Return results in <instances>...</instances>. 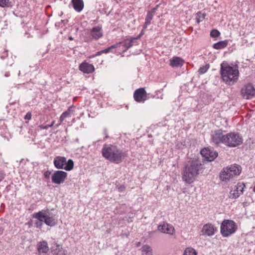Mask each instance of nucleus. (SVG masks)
<instances>
[{
  "mask_svg": "<svg viewBox=\"0 0 255 255\" xmlns=\"http://www.w3.org/2000/svg\"><path fill=\"white\" fill-rule=\"evenodd\" d=\"M119 189H120V190L121 191H122V190H123V188H122V187H121V188H119Z\"/></svg>",
  "mask_w": 255,
  "mask_h": 255,
  "instance_id": "obj_49",
  "label": "nucleus"
},
{
  "mask_svg": "<svg viewBox=\"0 0 255 255\" xmlns=\"http://www.w3.org/2000/svg\"><path fill=\"white\" fill-rule=\"evenodd\" d=\"M33 218H42L44 222L48 226L52 227L57 223L55 216L51 213L49 210H41L33 214Z\"/></svg>",
  "mask_w": 255,
  "mask_h": 255,
  "instance_id": "obj_4",
  "label": "nucleus"
},
{
  "mask_svg": "<svg viewBox=\"0 0 255 255\" xmlns=\"http://www.w3.org/2000/svg\"><path fill=\"white\" fill-rule=\"evenodd\" d=\"M20 71H19V73H18V76H19V75H20Z\"/></svg>",
  "mask_w": 255,
  "mask_h": 255,
  "instance_id": "obj_51",
  "label": "nucleus"
},
{
  "mask_svg": "<svg viewBox=\"0 0 255 255\" xmlns=\"http://www.w3.org/2000/svg\"><path fill=\"white\" fill-rule=\"evenodd\" d=\"M228 44V41L224 40V47H226Z\"/></svg>",
  "mask_w": 255,
  "mask_h": 255,
  "instance_id": "obj_44",
  "label": "nucleus"
},
{
  "mask_svg": "<svg viewBox=\"0 0 255 255\" xmlns=\"http://www.w3.org/2000/svg\"><path fill=\"white\" fill-rule=\"evenodd\" d=\"M67 173L63 171H56L51 176L52 182L54 184H60L65 180Z\"/></svg>",
  "mask_w": 255,
  "mask_h": 255,
  "instance_id": "obj_11",
  "label": "nucleus"
},
{
  "mask_svg": "<svg viewBox=\"0 0 255 255\" xmlns=\"http://www.w3.org/2000/svg\"><path fill=\"white\" fill-rule=\"evenodd\" d=\"M55 167L57 169H64L66 171H70L74 167V162L72 159L67 161L66 158L63 156H56L53 161Z\"/></svg>",
  "mask_w": 255,
  "mask_h": 255,
  "instance_id": "obj_5",
  "label": "nucleus"
},
{
  "mask_svg": "<svg viewBox=\"0 0 255 255\" xmlns=\"http://www.w3.org/2000/svg\"><path fill=\"white\" fill-rule=\"evenodd\" d=\"M69 39L70 40H72L73 39V37H72L70 36V37H69Z\"/></svg>",
  "mask_w": 255,
  "mask_h": 255,
  "instance_id": "obj_47",
  "label": "nucleus"
},
{
  "mask_svg": "<svg viewBox=\"0 0 255 255\" xmlns=\"http://www.w3.org/2000/svg\"><path fill=\"white\" fill-rule=\"evenodd\" d=\"M220 232L221 234L223 235V221H222L221 223Z\"/></svg>",
  "mask_w": 255,
  "mask_h": 255,
  "instance_id": "obj_41",
  "label": "nucleus"
},
{
  "mask_svg": "<svg viewBox=\"0 0 255 255\" xmlns=\"http://www.w3.org/2000/svg\"><path fill=\"white\" fill-rule=\"evenodd\" d=\"M79 70L84 73L89 74L94 72V66L89 63L84 62L79 65Z\"/></svg>",
  "mask_w": 255,
  "mask_h": 255,
  "instance_id": "obj_16",
  "label": "nucleus"
},
{
  "mask_svg": "<svg viewBox=\"0 0 255 255\" xmlns=\"http://www.w3.org/2000/svg\"><path fill=\"white\" fill-rule=\"evenodd\" d=\"M184 61L180 57H176L170 60V65L173 67H179L183 65Z\"/></svg>",
  "mask_w": 255,
  "mask_h": 255,
  "instance_id": "obj_23",
  "label": "nucleus"
},
{
  "mask_svg": "<svg viewBox=\"0 0 255 255\" xmlns=\"http://www.w3.org/2000/svg\"><path fill=\"white\" fill-rule=\"evenodd\" d=\"M157 230L162 233L175 236V230L174 227L167 223L159 225L157 227Z\"/></svg>",
  "mask_w": 255,
  "mask_h": 255,
  "instance_id": "obj_12",
  "label": "nucleus"
},
{
  "mask_svg": "<svg viewBox=\"0 0 255 255\" xmlns=\"http://www.w3.org/2000/svg\"><path fill=\"white\" fill-rule=\"evenodd\" d=\"M101 152L105 159L116 164L122 162L126 156L125 152L117 146L112 144H104Z\"/></svg>",
  "mask_w": 255,
  "mask_h": 255,
  "instance_id": "obj_2",
  "label": "nucleus"
},
{
  "mask_svg": "<svg viewBox=\"0 0 255 255\" xmlns=\"http://www.w3.org/2000/svg\"><path fill=\"white\" fill-rule=\"evenodd\" d=\"M37 250L39 253H47L49 251L47 243L46 241H42L37 244Z\"/></svg>",
  "mask_w": 255,
  "mask_h": 255,
  "instance_id": "obj_22",
  "label": "nucleus"
},
{
  "mask_svg": "<svg viewBox=\"0 0 255 255\" xmlns=\"http://www.w3.org/2000/svg\"><path fill=\"white\" fill-rule=\"evenodd\" d=\"M141 255H153L152 249L148 245H143L141 248Z\"/></svg>",
  "mask_w": 255,
  "mask_h": 255,
  "instance_id": "obj_25",
  "label": "nucleus"
},
{
  "mask_svg": "<svg viewBox=\"0 0 255 255\" xmlns=\"http://www.w3.org/2000/svg\"><path fill=\"white\" fill-rule=\"evenodd\" d=\"M140 244V242H138V243H137L136 244V246L138 247V246H139Z\"/></svg>",
  "mask_w": 255,
  "mask_h": 255,
  "instance_id": "obj_48",
  "label": "nucleus"
},
{
  "mask_svg": "<svg viewBox=\"0 0 255 255\" xmlns=\"http://www.w3.org/2000/svg\"><path fill=\"white\" fill-rule=\"evenodd\" d=\"M206 14L204 13H202L201 12H198L196 14V22L199 23L200 22L202 21L205 18Z\"/></svg>",
  "mask_w": 255,
  "mask_h": 255,
  "instance_id": "obj_28",
  "label": "nucleus"
},
{
  "mask_svg": "<svg viewBox=\"0 0 255 255\" xmlns=\"http://www.w3.org/2000/svg\"><path fill=\"white\" fill-rule=\"evenodd\" d=\"M241 93L242 97L246 99L255 97V89L252 84L245 85L241 89Z\"/></svg>",
  "mask_w": 255,
  "mask_h": 255,
  "instance_id": "obj_10",
  "label": "nucleus"
},
{
  "mask_svg": "<svg viewBox=\"0 0 255 255\" xmlns=\"http://www.w3.org/2000/svg\"><path fill=\"white\" fill-rule=\"evenodd\" d=\"M120 44H121V43H116L115 44H114V45L111 46L110 47H109L105 49L104 50H102L103 53H107L109 52L111 49L117 48L119 46H120Z\"/></svg>",
  "mask_w": 255,
  "mask_h": 255,
  "instance_id": "obj_31",
  "label": "nucleus"
},
{
  "mask_svg": "<svg viewBox=\"0 0 255 255\" xmlns=\"http://www.w3.org/2000/svg\"><path fill=\"white\" fill-rule=\"evenodd\" d=\"M245 184L243 182H239L230 192L229 198L236 199L243 193Z\"/></svg>",
  "mask_w": 255,
  "mask_h": 255,
  "instance_id": "obj_9",
  "label": "nucleus"
},
{
  "mask_svg": "<svg viewBox=\"0 0 255 255\" xmlns=\"http://www.w3.org/2000/svg\"><path fill=\"white\" fill-rule=\"evenodd\" d=\"M210 65L209 64H206L205 65L201 67L198 70V73L199 74H203L205 73L209 69Z\"/></svg>",
  "mask_w": 255,
  "mask_h": 255,
  "instance_id": "obj_29",
  "label": "nucleus"
},
{
  "mask_svg": "<svg viewBox=\"0 0 255 255\" xmlns=\"http://www.w3.org/2000/svg\"><path fill=\"white\" fill-rule=\"evenodd\" d=\"M212 141L216 144L223 142V133L221 129L215 131L212 137Z\"/></svg>",
  "mask_w": 255,
  "mask_h": 255,
  "instance_id": "obj_17",
  "label": "nucleus"
},
{
  "mask_svg": "<svg viewBox=\"0 0 255 255\" xmlns=\"http://www.w3.org/2000/svg\"><path fill=\"white\" fill-rule=\"evenodd\" d=\"M61 249L62 248L59 245H58L57 243H54L51 247V252L53 254L56 255H65V254L62 252Z\"/></svg>",
  "mask_w": 255,
  "mask_h": 255,
  "instance_id": "obj_24",
  "label": "nucleus"
},
{
  "mask_svg": "<svg viewBox=\"0 0 255 255\" xmlns=\"http://www.w3.org/2000/svg\"><path fill=\"white\" fill-rule=\"evenodd\" d=\"M223 173V170H221L220 172V175L221 179L222 178V174Z\"/></svg>",
  "mask_w": 255,
  "mask_h": 255,
  "instance_id": "obj_46",
  "label": "nucleus"
},
{
  "mask_svg": "<svg viewBox=\"0 0 255 255\" xmlns=\"http://www.w3.org/2000/svg\"><path fill=\"white\" fill-rule=\"evenodd\" d=\"M243 142L242 136L236 132H230L224 136V143L229 147H236Z\"/></svg>",
  "mask_w": 255,
  "mask_h": 255,
  "instance_id": "obj_6",
  "label": "nucleus"
},
{
  "mask_svg": "<svg viewBox=\"0 0 255 255\" xmlns=\"http://www.w3.org/2000/svg\"><path fill=\"white\" fill-rule=\"evenodd\" d=\"M51 174V172L50 171L47 170L44 173V176L45 178L48 179L49 178Z\"/></svg>",
  "mask_w": 255,
  "mask_h": 255,
  "instance_id": "obj_35",
  "label": "nucleus"
},
{
  "mask_svg": "<svg viewBox=\"0 0 255 255\" xmlns=\"http://www.w3.org/2000/svg\"><path fill=\"white\" fill-rule=\"evenodd\" d=\"M183 255H197V254L194 249L188 248L185 249Z\"/></svg>",
  "mask_w": 255,
  "mask_h": 255,
  "instance_id": "obj_27",
  "label": "nucleus"
},
{
  "mask_svg": "<svg viewBox=\"0 0 255 255\" xmlns=\"http://www.w3.org/2000/svg\"><path fill=\"white\" fill-rule=\"evenodd\" d=\"M237 230V226L232 220H224V237L234 234Z\"/></svg>",
  "mask_w": 255,
  "mask_h": 255,
  "instance_id": "obj_8",
  "label": "nucleus"
},
{
  "mask_svg": "<svg viewBox=\"0 0 255 255\" xmlns=\"http://www.w3.org/2000/svg\"><path fill=\"white\" fill-rule=\"evenodd\" d=\"M5 177V174L2 171H0V181H2Z\"/></svg>",
  "mask_w": 255,
  "mask_h": 255,
  "instance_id": "obj_40",
  "label": "nucleus"
},
{
  "mask_svg": "<svg viewBox=\"0 0 255 255\" xmlns=\"http://www.w3.org/2000/svg\"><path fill=\"white\" fill-rule=\"evenodd\" d=\"M103 53V51L102 50H101L100 51H98L97 52L96 54H95V56H99V55H100L101 54H102Z\"/></svg>",
  "mask_w": 255,
  "mask_h": 255,
  "instance_id": "obj_42",
  "label": "nucleus"
},
{
  "mask_svg": "<svg viewBox=\"0 0 255 255\" xmlns=\"http://www.w3.org/2000/svg\"><path fill=\"white\" fill-rule=\"evenodd\" d=\"M73 112L71 108H69L68 110L64 113L61 115L60 117V123L62 122L67 117H70L71 116V113Z\"/></svg>",
  "mask_w": 255,
  "mask_h": 255,
  "instance_id": "obj_26",
  "label": "nucleus"
},
{
  "mask_svg": "<svg viewBox=\"0 0 255 255\" xmlns=\"http://www.w3.org/2000/svg\"><path fill=\"white\" fill-rule=\"evenodd\" d=\"M34 218L37 219V220L35 221V227L37 228L41 229L43 225V223L44 222L43 219H42V218H40L39 219L38 218Z\"/></svg>",
  "mask_w": 255,
  "mask_h": 255,
  "instance_id": "obj_30",
  "label": "nucleus"
},
{
  "mask_svg": "<svg viewBox=\"0 0 255 255\" xmlns=\"http://www.w3.org/2000/svg\"><path fill=\"white\" fill-rule=\"evenodd\" d=\"M201 154L208 161H213L218 155V153L208 148H205L201 150Z\"/></svg>",
  "mask_w": 255,
  "mask_h": 255,
  "instance_id": "obj_14",
  "label": "nucleus"
},
{
  "mask_svg": "<svg viewBox=\"0 0 255 255\" xmlns=\"http://www.w3.org/2000/svg\"><path fill=\"white\" fill-rule=\"evenodd\" d=\"M203 170L201 161L198 159L188 161L184 165L182 171V179L186 184L193 183L198 176Z\"/></svg>",
  "mask_w": 255,
  "mask_h": 255,
  "instance_id": "obj_1",
  "label": "nucleus"
},
{
  "mask_svg": "<svg viewBox=\"0 0 255 255\" xmlns=\"http://www.w3.org/2000/svg\"><path fill=\"white\" fill-rule=\"evenodd\" d=\"M134 100L138 103H143L146 100L147 94L144 89L143 88L136 90L133 94Z\"/></svg>",
  "mask_w": 255,
  "mask_h": 255,
  "instance_id": "obj_13",
  "label": "nucleus"
},
{
  "mask_svg": "<svg viewBox=\"0 0 255 255\" xmlns=\"http://www.w3.org/2000/svg\"><path fill=\"white\" fill-rule=\"evenodd\" d=\"M239 77L238 66H230L224 62V83L229 86L233 85L237 82Z\"/></svg>",
  "mask_w": 255,
  "mask_h": 255,
  "instance_id": "obj_3",
  "label": "nucleus"
},
{
  "mask_svg": "<svg viewBox=\"0 0 255 255\" xmlns=\"http://www.w3.org/2000/svg\"><path fill=\"white\" fill-rule=\"evenodd\" d=\"M213 48L216 49H220L223 48V41H219L213 44Z\"/></svg>",
  "mask_w": 255,
  "mask_h": 255,
  "instance_id": "obj_32",
  "label": "nucleus"
},
{
  "mask_svg": "<svg viewBox=\"0 0 255 255\" xmlns=\"http://www.w3.org/2000/svg\"><path fill=\"white\" fill-rule=\"evenodd\" d=\"M136 38L133 37L130 39H128L122 42H120V45L122 44V45L125 47V49L123 50V52H126L128 48L132 47L136 42Z\"/></svg>",
  "mask_w": 255,
  "mask_h": 255,
  "instance_id": "obj_20",
  "label": "nucleus"
},
{
  "mask_svg": "<svg viewBox=\"0 0 255 255\" xmlns=\"http://www.w3.org/2000/svg\"><path fill=\"white\" fill-rule=\"evenodd\" d=\"M219 35V31L216 29L212 30L210 32V35L212 37H217Z\"/></svg>",
  "mask_w": 255,
  "mask_h": 255,
  "instance_id": "obj_33",
  "label": "nucleus"
},
{
  "mask_svg": "<svg viewBox=\"0 0 255 255\" xmlns=\"http://www.w3.org/2000/svg\"><path fill=\"white\" fill-rule=\"evenodd\" d=\"M254 191L255 192V186L254 187Z\"/></svg>",
  "mask_w": 255,
  "mask_h": 255,
  "instance_id": "obj_50",
  "label": "nucleus"
},
{
  "mask_svg": "<svg viewBox=\"0 0 255 255\" xmlns=\"http://www.w3.org/2000/svg\"><path fill=\"white\" fill-rule=\"evenodd\" d=\"M54 123H55V122L53 121L50 125H48V127L49 128V127H52V126H53Z\"/></svg>",
  "mask_w": 255,
  "mask_h": 255,
  "instance_id": "obj_43",
  "label": "nucleus"
},
{
  "mask_svg": "<svg viewBox=\"0 0 255 255\" xmlns=\"http://www.w3.org/2000/svg\"><path fill=\"white\" fill-rule=\"evenodd\" d=\"M157 10V7H154L148 11L147 13V15L145 17V22L144 24V29H146L148 25H149L151 23V21L152 20L154 13Z\"/></svg>",
  "mask_w": 255,
  "mask_h": 255,
  "instance_id": "obj_19",
  "label": "nucleus"
},
{
  "mask_svg": "<svg viewBox=\"0 0 255 255\" xmlns=\"http://www.w3.org/2000/svg\"><path fill=\"white\" fill-rule=\"evenodd\" d=\"M31 118V114L30 113L28 112L24 117L25 120H29Z\"/></svg>",
  "mask_w": 255,
  "mask_h": 255,
  "instance_id": "obj_37",
  "label": "nucleus"
},
{
  "mask_svg": "<svg viewBox=\"0 0 255 255\" xmlns=\"http://www.w3.org/2000/svg\"><path fill=\"white\" fill-rule=\"evenodd\" d=\"M242 171V167L237 164H233L227 167L226 171L224 170V181L233 178L234 177L240 175Z\"/></svg>",
  "mask_w": 255,
  "mask_h": 255,
  "instance_id": "obj_7",
  "label": "nucleus"
},
{
  "mask_svg": "<svg viewBox=\"0 0 255 255\" xmlns=\"http://www.w3.org/2000/svg\"><path fill=\"white\" fill-rule=\"evenodd\" d=\"M220 75H221V78L223 80V62L221 63L220 64Z\"/></svg>",
  "mask_w": 255,
  "mask_h": 255,
  "instance_id": "obj_36",
  "label": "nucleus"
},
{
  "mask_svg": "<svg viewBox=\"0 0 255 255\" xmlns=\"http://www.w3.org/2000/svg\"><path fill=\"white\" fill-rule=\"evenodd\" d=\"M61 123H60V121L59 120V123L57 124V125H55V128H58L59 126V125H61Z\"/></svg>",
  "mask_w": 255,
  "mask_h": 255,
  "instance_id": "obj_45",
  "label": "nucleus"
},
{
  "mask_svg": "<svg viewBox=\"0 0 255 255\" xmlns=\"http://www.w3.org/2000/svg\"><path fill=\"white\" fill-rule=\"evenodd\" d=\"M72 3L74 9L77 12H80L84 7V2L83 0H72Z\"/></svg>",
  "mask_w": 255,
  "mask_h": 255,
  "instance_id": "obj_21",
  "label": "nucleus"
},
{
  "mask_svg": "<svg viewBox=\"0 0 255 255\" xmlns=\"http://www.w3.org/2000/svg\"><path fill=\"white\" fill-rule=\"evenodd\" d=\"M145 29H144V26H143V29H142L141 31L140 32V34H139V35L136 37H135V38H136V40L138 38H140V37L143 35L144 34V31H145Z\"/></svg>",
  "mask_w": 255,
  "mask_h": 255,
  "instance_id": "obj_39",
  "label": "nucleus"
},
{
  "mask_svg": "<svg viewBox=\"0 0 255 255\" xmlns=\"http://www.w3.org/2000/svg\"><path fill=\"white\" fill-rule=\"evenodd\" d=\"M9 0H0V6L4 7L7 5Z\"/></svg>",
  "mask_w": 255,
  "mask_h": 255,
  "instance_id": "obj_34",
  "label": "nucleus"
},
{
  "mask_svg": "<svg viewBox=\"0 0 255 255\" xmlns=\"http://www.w3.org/2000/svg\"><path fill=\"white\" fill-rule=\"evenodd\" d=\"M90 35L95 40H98L103 36L102 27L97 26L93 27L90 30Z\"/></svg>",
  "mask_w": 255,
  "mask_h": 255,
  "instance_id": "obj_15",
  "label": "nucleus"
},
{
  "mask_svg": "<svg viewBox=\"0 0 255 255\" xmlns=\"http://www.w3.org/2000/svg\"><path fill=\"white\" fill-rule=\"evenodd\" d=\"M38 128L41 129H47L48 127V125H40L38 126Z\"/></svg>",
  "mask_w": 255,
  "mask_h": 255,
  "instance_id": "obj_38",
  "label": "nucleus"
},
{
  "mask_svg": "<svg viewBox=\"0 0 255 255\" xmlns=\"http://www.w3.org/2000/svg\"><path fill=\"white\" fill-rule=\"evenodd\" d=\"M216 231V229L212 225L207 224L203 226L202 232L203 235L211 236L215 234Z\"/></svg>",
  "mask_w": 255,
  "mask_h": 255,
  "instance_id": "obj_18",
  "label": "nucleus"
}]
</instances>
